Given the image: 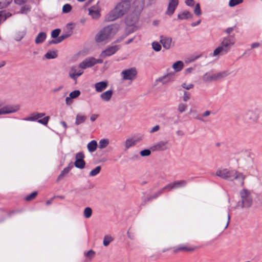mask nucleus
I'll use <instances>...</instances> for the list:
<instances>
[{
  "mask_svg": "<svg viewBox=\"0 0 262 262\" xmlns=\"http://www.w3.org/2000/svg\"><path fill=\"white\" fill-rule=\"evenodd\" d=\"M118 32V28L115 25H108L103 28L95 36V40L98 43H104L111 41Z\"/></svg>",
  "mask_w": 262,
  "mask_h": 262,
  "instance_id": "f257e3e1",
  "label": "nucleus"
},
{
  "mask_svg": "<svg viewBox=\"0 0 262 262\" xmlns=\"http://www.w3.org/2000/svg\"><path fill=\"white\" fill-rule=\"evenodd\" d=\"M129 9V2L128 1H122L118 3L115 8L107 14L105 18L109 21H114L126 14Z\"/></svg>",
  "mask_w": 262,
  "mask_h": 262,
  "instance_id": "f03ea898",
  "label": "nucleus"
},
{
  "mask_svg": "<svg viewBox=\"0 0 262 262\" xmlns=\"http://www.w3.org/2000/svg\"><path fill=\"white\" fill-rule=\"evenodd\" d=\"M235 42V38L233 36L224 37L221 45L214 50L212 56L218 57L221 54L227 53Z\"/></svg>",
  "mask_w": 262,
  "mask_h": 262,
  "instance_id": "7ed1b4c3",
  "label": "nucleus"
},
{
  "mask_svg": "<svg viewBox=\"0 0 262 262\" xmlns=\"http://www.w3.org/2000/svg\"><path fill=\"white\" fill-rule=\"evenodd\" d=\"M239 195L241 200L237 204L235 208H248L251 206L253 203V198L251 192L244 188L240 191Z\"/></svg>",
  "mask_w": 262,
  "mask_h": 262,
  "instance_id": "20e7f679",
  "label": "nucleus"
},
{
  "mask_svg": "<svg viewBox=\"0 0 262 262\" xmlns=\"http://www.w3.org/2000/svg\"><path fill=\"white\" fill-rule=\"evenodd\" d=\"M170 147L169 142L167 140L160 141L151 147L152 151H163L169 149Z\"/></svg>",
  "mask_w": 262,
  "mask_h": 262,
  "instance_id": "39448f33",
  "label": "nucleus"
},
{
  "mask_svg": "<svg viewBox=\"0 0 262 262\" xmlns=\"http://www.w3.org/2000/svg\"><path fill=\"white\" fill-rule=\"evenodd\" d=\"M101 7L97 3L88 9L89 15L94 19H98L101 16Z\"/></svg>",
  "mask_w": 262,
  "mask_h": 262,
  "instance_id": "423d86ee",
  "label": "nucleus"
},
{
  "mask_svg": "<svg viewBox=\"0 0 262 262\" xmlns=\"http://www.w3.org/2000/svg\"><path fill=\"white\" fill-rule=\"evenodd\" d=\"M102 62V59H96L94 57L86 58L81 63H80V67L81 69H85L92 67L97 63H101Z\"/></svg>",
  "mask_w": 262,
  "mask_h": 262,
  "instance_id": "0eeeda50",
  "label": "nucleus"
},
{
  "mask_svg": "<svg viewBox=\"0 0 262 262\" xmlns=\"http://www.w3.org/2000/svg\"><path fill=\"white\" fill-rule=\"evenodd\" d=\"M83 70L80 67V64L78 66H73L71 67L69 72V77L73 79L76 82L78 77L80 76L83 74Z\"/></svg>",
  "mask_w": 262,
  "mask_h": 262,
  "instance_id": "6e6552de",
  "label": "nucleus"
},
{
  "mask_svg": "<svg viewBox=\"0 0 262 262\" xmlns=\"http://www.w3.org/2000/svg\"><path fill=\"white\" fill-rule=\"evenodd\" d=\"M230 221V215L229 213L225 214L224 216L220 217L219 219L216 227L221 230H224L226 229L229 225Z\"/></svg>",
  "mask_w": 262,
  "mask_h": 262,
  "instance_id": "1a4fd4ad",
  "label": "nucleus"
},
{
  "mask_svg": "<svg viewBox=\"0 0 262 262\" xmlns=\"http://www.w3.org/2000/svg\"><path fill=\"white\" fill-rule=\"evenodd\" d=\"M246 176L242 172L233 169L230 181H236L241 186H243L245 183Z\"/></svg>",
  "mask_w": 262,
  "mask_h": 262,
  "instance_id": "9d476101",
  "label": "nucleus"
},
{
  "mask_svg": "<svg viewBox=\"0 0 262 262\" xmlns=\"http://www.w3.org/2000/svg\"><path fill=\"white\" fill-rule=\"evenodd\" d=\"M124 80H133L136 76L137 71L134 68L123 70L121 73Z\"/></svg>",
  "mask_w": 262,
  "mask_h": 262,
  "instance_id": "9b49d317",
  "label": "nucleus"
},
{
  "mask_svg": "<svg viewBox=\"0 0 262 262\" xmlns=\"http://www.w3.org/2000/svg\"><path fill=\"white\" fill-rule=\"evenodd\" d=\"M233 170L227 168H220L216 171V174L223 179L230 180Z\"/></svg>",
  "mask_w": 262,
  "mask_h": 262,
  "instance_id": "f8f14e48",
  "label": "nucleus"
},
{
  "mask_svg": "<svg viewBox=\"0 0 262 262\" xmlns=\"http://www.w3.org/2000/svg\"><path fill=\"white\" fill-rule=\"evenodd\" d=\"M84 158V155L82 152H78L75 156L76 160L74 162L75 166L79 169H83L85 165Z\"/></svg>",
  "mask_w": 262,
  "mask_h": 262,
  "instance_id": "ddd939ff",
  "label": "nucleus"
},
{
  "mask_svg": "<svg viewBox=\"0 0 262 262\" xmlns=\"http://www.w3.org/2000/svg\"><path fill=\"white\" fill-rule=\"evenodd\" d=\"M186 182L185 181H175L172 183L166 185L162 189V190H167L170 191L173 189L178 188L181 187L185 186Z\"/></svg>",
  "mask_w": 262,
  "mask_h": 262,
  "instance_id": "4468645a",
  "label": "nucleus"
},
{
  "mask_svg": "<svg viewBox=\"0 0 262 262\" xmlns=\"http://www.w3.org/2000/svg\"><path fill=\"white\" fill-rule=\"evenodd\" d=\"M19 110L18 105L6 106L0 108V115L15 113Z\"/></svg>",
  "mask_w": 262,
  "mask_h": 262,
  "instance_id": "2eb2a0df",
  "label": "nucleus"
},
{
  "mask_svg": "<svg viewBox=\"0 0 262 262\" xmlns=\"http://www.w3.org/2000/svg\"><path fill=\"white\" fill-rule=\"evenodd\" d=\"M119 49V47L117 46H114L107 48L106 50L102 51L100 54V56L102 58H105L107 56H111L116 53Z\"/></svg>",
  "mask_w": 262,
  "mask_h": 262,
  "instance_id": "dca6fc26",
  "label": "nucleus"
},
{
  "mask_svg": "<svg viewBox=\"0 0 262 262\" xmlns=\"http://www.w3.org/2000/svg\"><path fill=\"white\" fill-rule=\"evenodd\" d=\"M142 139V137L141 136L137 139L135 138H127L123 143V146L124 149L127 150L130 147L134 146L139 141Z\"/></svg>",
  "mask_w": 262,
  "mask_h": 262,
  "instance_id": "f3484780",
  "label": "nucleus"
},
{
  "mask_svg": "<svg viewBox=\"0 0 262 262\" xmlns=\"http://www.w3.org/2000/svg\"><path fill=\"white\" fill-rule=\"evenodd\" d=\"M179 4V0H169L166 14L168 15H171L175 11V10Z\"/></svg>",
  "mask_w": 262,
  "mask_h": 262,
  "instance_id": "a211bd4d",
  "label": "nucleus"
},
{
  "mask_svg": "<svg viewBox=\"0 0 262 262\" xmlns=\"http://www.w3.org/2000/svg\"><path fill=\"white\" fill-rule=\"evenodd\" d=\"M160 41L165 49H169L174 45L172 38L169 37L161 36Z\"/></svg>",
  "mask_w": 262,
  "mask_h": 262,
  "instance_id": "6ab92c4d",
  "label": "nucleus"
},
{
  "mask_svg": "<svg viewBox=\"0 0 262 262\" xmlns=\"http://www.w3.org/2000/svg\"><path fill=\"white\" fill-rule=\"evenodd\" d=\"M144 6V0H134L132 4V8L134 11L136 12H141Z\"/></svg>",
  "mask_w": 262,
  "mask_h": 262,
  "instance_id": "aec40b11",
  "label": "nucleus"
},
{
  "mask_svg": "<svg viewBox=\"0 0 262 262\" xmlns=\"http://www.w3.org/2000/svg\"><path fill=\"white\" fill-rule=\"evenodd\" d=\"M80 92L79 90H75L71 92L68 97L66 98V103L68 105H71L73 103L72 100L79 96Z\"/></svg>",
  "mask_w": 262,
  "mask_h": 262,
  "instance_id": "412c9836",
  "label": "nucleus"
},
{
  "mask_svg": "<svg viewBox=\"0 0 262 262\" xmlns=\"http://www.w3.org/2000/svg\"><path fill=\"white\" fill-rule=\"evenodd\" d=\"M26 34V29L24 28H17L14 33V39L16 41H20Z\"/></svg>",
  "mask_w": 262,
  "mask_h": 262,
  "instance_id": "4be33fe9",
  "label": "nucleus"
},
{
  "mask_svg": "<svg viewBox=\"0 0 262 262\" xmlns=\"http://www.w3.org/2000/svg\"><path fill=\"white\" fill-rule=\"evenodd\" d=\"M108 85V82L107 81H103L97 82L95 84L94 87L97 92H102L105 90Z\"/></svg>",
  "mask_w": 262,
  "mask_h": 262,
  "instance_id": "5701e85b",
  "label": "nucleus"
},
{
  "mask_svg": "<svg viewBox=\"0 0 262 262\" xmlns=\"http://www.w3.org/2000/svg\"><path fill=\"white\" fill-rule=\"evenodd\" d=\"M113 94L112 90H107L100 95V98L104 102H108L111 100Z\"/></svg>",
  "mask_w": 262,
  "mask_h": 262,
  "instance_id": "b1692460",
  "label": "nucleus"
},
{
  "mask_svg": "<svg viewBox=\"0 0 262 262\" xmlns=\"http://www.w3.org/2000/svg\"><path fill=\"white\" fill-rule=\"evenodd\" d=\"M202 79L204 82H206L217 81L216 74L212 73H207L205 74L202 77Z\"/></svg>",
  "mask_w": 262,
  "mask_h": 262,
  "instance_id": "393cba45",
  "label": "nucleus"
},
{
  "mask_svg": "<svg viewBox=\"0 0 262 262\" xmlns=\"http://www.w3.org/2000/svg\"><path fill=\"white\" fill-rule=\"evenodd\" d=\"M232 72L229 69H227L220 72L215 73L217 80L224 78L232 74Z\"/></svg>",
  "mask_w": 262,
  "mask_h": 262,
  "instance_id": "a878e982",
  "label": "nucleus"
},
{
  "mask_svg": "<svg viewBox=\"0 0 262 262\" xmlns=\"http://www.w3.org/2000/svg\"><path fill=\"white\" fill-rule=\"evenodd\" d=\"M195 249L194 247H187L186 246H178L174 248L173 251L176 253L184 251V252H192Z\"/></svg>",
  "mask_w": 262,
  "mask_h": 262,
  "instance_id": "bb28decb",
  "label": "nucleus"
},
{
  "mask_svg": "<svg viewBox=\"0 0 262 262\" xmlns=\"http://www.w3.org/2000/svg\"><path fill=\"white\" fill-rule=\"evenodd\" d=\"M45 116L44 113H34L31 114L29 117L24 119L25 121H35Z\"/></svg>",
  "mask_w": 262,
  "mask_h": 262,
  "instance_id": "cd10ccee",
  "label": "nucleus"
},
{
  "mask_svg": "<svg viewBox=\"0 0 262 262\" xmlns=\"http://www.w3.org/2000/svg\"><path fill=\"white\" fill-rule=\"evenodd\" d=\"M193 15L188 11H184L178 15V17L180 19H186L192 18Z\"/></svg>",
  "mask_w": 262,
  "mask_h": 262,
  "instance_id": "c85d7f7f",
  "label": "nucleus"
},
{
  "mask_svg": "<svg viewBox=\"0 0 262 262\" xmlns=\"http://www.w3.org/2000/svg\"><path fill=\"white\" fill-rule=\"evenodd\" d=\"M47 38L46 33L45 32H40L36 36L35 42L36 44H40L43 42Z\"/></svg>",
  "mask_w": 262,
  "mask_h": 262,
  "instance_id": "c756f323",
  "label": "nucleus"
},
{
  "mask_svg": "<svg viewBox=\"0 0 262 262\" xmlns=\"http://www.w3.org/2000/svg\"><path fill=\"white\" fill-rule=\"evenodd\" d=\"M247 115L249 118L254 122L256 121L259 118V115L256 111H249Z\"/></svg>",
  "mask_w": 262,
  "mask_h": 262,
  "instance_id": "7c9ffc66",
  "label": "nucleus"
},
{
  "mask_svg": "<svg viewBox=\"0 0 262 262\" xmlns=\"http://www.w3.org/2000/svg\"><path fill=\"white\" fill-rule=\"evenodd\" d=\"M97 146V143L95 140H92L88 144L87 147L90 152H94L96 150Z\"/></svg>",
  "mask_w": 262,
  "mask_h": 262,
  "instance_id": "2f4dec72",
  "label": "nucleus"
},
{
  "mask_svg": "<svg viewBox=\"0 0 262 262\" xmlns=\"http://www.w3.org/2000/svg\"><path fill=\"white\" fill-rule=\"evenodd\" d=\"M184 67V63L181 61H177L172 65V68L176 72L180 71Z\"/></svg>",
  "mask_w": 262,
  "mask_h": 262,
  "instance_id": "473e14b6",
  "label": "nucleus"
},
{
  "mask_svg": "<svg viewBox=\"0 0 262 262\" xmlns=\"http://www.w3.org/2000/svg\"><path fill=\"white\" fill-rule=\"evenodd\" d=\"M110 143V141L107 139H102L99 142V148L103 149L106 147Z\"/></svg>",
  "mask_w": 262,
  "mask_h": 262,
  "instance_id": "72a5a7b5",
  "label": "nucleus"
},
{
  "mask_svg": "<svg viewBox=\"0 0 262 262\" xmlns=\"http://www.w3.org/2000/svg\"><path fill=\"white\" fill-rule=\"evenodd\" d=\"M95 252L93 250H90L87 252L84 253V256L86 257L87 261L91 260L95 256Z\"/></svg>",
  "mask_w": 262,
  "mask_h": 262,
  "instance_id": "f704fd0d",
  "label": "nucleus"
},
{
  "mask_svg": "<svg viewBox=\"0 0 262 262\" xmlns=\"http://www.w3.org/2000/svg\"><path fill=\"white\" fill-rule=\"evenodd\" d=\"M86 120V116L83 115L77 114L76 117L75 123L79 125L83 123Z\"/></svg>",
  "mask_w": 262,
  "mask_h": 262,
  "instance_id": "c9c22d12",
  "label": "nucleus"
},
{
  "mask_svg": "<svg viewBox=\"0 0 262 262\" xmlns=\"http://www.w3.org/2000/svg\"><path fill=\"white\" fill-rule=\"evenodd\" d=\"M45 57L48 59H54L57 57V52L55 51H49L45 55Z\"/></svg>",
  "mask_w": 262,
  "mask_h": 262,
  "instance_id": "e433bc0d",
  "label": "nucleus"
},
{
  "mask_svg": "<svg viewBox=\"0 0 262 262\" xmlns=\"http://www.w3.org/2000/svg\"><path fill=\"white\" fill-rule=\"evenodd\" d=\"M187 109V105L183 103H180L178 105V111L180 113L185 112Z\"/></svg>",
  "mask_w": 262,
  "mask_h": 262,
  "instance_id": "4c0bfd02",
  "label": "nucleus"
},
{
  "mask_svg": "<svg viewBox=\"0 0 262 262\" xmlns=\"http://www.w3.org/2000/svg\"><path fill=\"white\" fill-rule=\"evenodd\" d=\"M181 86L185 90H189L193 88L194 85L191 82L185 81L182 83Z\"/></svg>",
  "mask_w": 262,
  "mask_h": 262,
  "instance_id": "58836bf2",
  "label": "nucleus"
},
{
  "mask_svg": "<svg viewBox=\"0 0 262 262\" xmlns=\"http://www.w3.org/2000/svg\"><path fill=\"white\" fill-rule=\"evenodd\" d=\"M113 241V238L110 235H105L104 237L103 244L104 246H107L111 242Z\"/></svg>",
  "mask_w": 262,
  "mask_h": 262,
  "instance_id": "ea45409f",
  "label": "nucleus"
},
{
  "mask_svg": "<svg viewBox=\"0 0 262 262\" xmlns=\"http://www.w3.org/2000/svg\"><path fill=\"white\" fill-rule=\"evenodd\" d=\"M92 214V210L90 207H86L83 211V214L85 218H90Z\"/></svg>",
  "mask_w": 262,
  "mask_h": 262,
  "instance_id": "a19ab883",
  "label": "nucleus"
},
{
  "mask_svg": "<svg viewBox=\"0 0 262 262\" xmlns=\"http://www.w3.org/2000/svg\"><path fill=\"white\" fill-rule=\"evenodd\" d=\"M101 170V166H98L95 167L94 169H92L90 172V176L91 177H94L96 175H97Z\"/></svg>",
  "mask_w": 262,
  "mask_h": 262,
  "instance_id": "79ce46f5",
  "label": "nucleus"
},
{
  "mask_svg": "<svg viewBox=\"0 0 262 262\" xmlns=\"http://www.w3.org/2000/svg\"><path fill=\"white\" fill-rule=\"evenodd\" d=\"M193 11L194 13L196 16H201L202 15V11L199 3H197L196 4H195Z\"/></svg>",
  "mask_w": 262,
  "mask_h": 262,
  "instance_id": "37998d69",
  "label": "nucleus"
},
{
  "mask_svg": "<svg viewBox=\"0 0 262 262\" xmlns=\"http://www.w3.org/2000/svg\"><path fill=\"white\" fill-rule=\"evenodd\" d=\"M242 3L243 0H230L229 2V6L230 7H233Z\"/></svg>",
  "mask_w": 262,
  "mask_h": 262,
  "instance_id": "c03bdc74",
  "label": "nucleus"
},
{
  "mask_svg": "<svg viewBox=\"0 0 262 262\" xmlns=\"http://www.w3.org/2000/svg\"><path fill=\"white\" fill-rule=\"evenodd\" d=\"M72 9V6L70 4H65L62 7V12L63 13H67L71 11Z\"/></svg>",
  "mask_w": 262,
  "mask_h": 262,
  "instance_id": "a18cd8bd",
  "label": "nucleus"
},
{
  "mask_svg": "<svg viewBox=\"0 0 262 262\" xmlns=\"http://www.w3.org/2000/svg\"><path fill=\"white\" fill-rule=\"evenodd\" d=\"M152 49L157 52L160 51L161 49V46L158 42H154L152 43Z\"/></svg>",
  "mask_w": 262,
  "mask_h": 262,
  "instance_id": "49530a36",
  "label": "nucleus"
},
{
  "mask_svg": "<svg viewBox=\"0 0 262 262\" xmlns=\"http://www.w3.org/2000/svg\"><path fill=\"white\" fill-rule=\"evenodd\" d=\"M12 0H3L0 2V7L2 8L6 7L9 5Z\"/></svg>",
  "mask_w": 262,
  "mask_h": 262,
  "instance_id": "de8ad7c7",
  "label": "nucleus"
},
{
  "mask_svg": "<svg viewBox=\"0 0 262 262\" xmlns=\"http://www.w3.org/2000/svg\"><path fill=\"white\" fill-rule=\"evenodd\" d=\"M60 32V30L59 29L54 30L51 33V36L53 38H55L58 36Z\"/></svg>",
  "mask_w": 262,
  "mask_h": 262,
  "instance_id": "09e8293b",
  "label": "nucleus"
},
{
  "mask_svg": "<svg viewBox=\"0 0 262 262\" xmlns=\"http://www.w3.org/2000/svg\"><path fill=\"white\" fill-rule=\"evenodd\" d=\"M49 119L50 117L49 116H47L44 117L43 119L38 120V122L46 125L48 124Z\"/></svg>",
  "mask_w": 262,
  "mask_h": 262,
  "instance_id": "8fccbe9b",
  "label": "nucleus"
},
{
  "mask_svg": "<svg viewBox=\"0 0 262 262\" xmlns=\"http://www.w3.org/2000/svg\"><path fill=\"white\" fill-rule=\"evenodd\" d=\"M189 99L190 94L187 92L184 91L182 97L183 101L184 102H187L189 100Z\"/></svg>",
  "mask_w": 262,
  "mask_h": 262,
  "instance_id": "3c124183",
  "label": "nucleus"
},
{
  "mask_svg": "<svg viewBox=\"0 0 262 262\" xmlns=\"http://www.w3.org/2000/svg\"><path fill=\"white\" fill-rule=\"evenodd\" d=\"M70 171L69 168H66L61 171L60 175L58 176V179H60L62 178L66 174H67Z\"/></svg>",
  "mask_w": 262,
  "mask_h": 262,
  "instance_id": "603ef678",
  "label": "nucleus"
},
{
  "mask_svg": "<svg viewBox=\"0 0 262 262\" xmlns=\"http://www.w3.org/2000/svg\"><path fill=\"white\" fill-rule=\"evenodd\" d=\"M37 192H33L32 193H31L30 195H28L26 197V200L28 201H31L33 199H34L37 195Z\"/></svg>",
  "mask_w": 262,
  "mask_h": 262,
  "instance_id": "864d4df0",
  "label": "nucleus"
},
{
  "mask_svg": "<svg viewBox=\"0 0 262 262\" xmlns=\"http://www.w3.org/2000/svg\"><path fill=\"white\" fill-rule=\"evenodd\" d=\"M150 154L151 151L149 149H144L140 151V155L142 157L148 156Z\"/></svg>",
  "mask_w": 262,
  "mask_h": 262,
  "instance_id": "5fc2aeb1",
  "label": "nucleus"
},
{
  "mask_svg": "<svg viewBox=\"0 0 262 262\" xmlns=\"http://www.w3.org/2000/svg\"><path fill=\"white\" fill-rule=\"evenodd\" d=\"M160 129V126L159 125H156L152 127L151 128L150 130H149V133L150 134H153L155 132H158Z\"/></svg>",
  "mask_w": 262,
  "mask_h": 262,
  "instance_id": "6e6d98bb",
  "label": "nucleus"
},
{
  "mask_svg": "<svg viewBox=\"0 0 262 262\" xmlns=\"http://www.w3.org/2000/svg\"><path fill=\"white\" fill-rule=\"evenodd\" d=\"M64 39H66V38L64 37V35L62 34L61 36H60L57 39H56L55 41H53V42L54 43H58L61 42Z\"/></svg>",
  "mask_w": 262,
  "mask_h": 262,
  "instance_id": "4d7b16f0",
  "label": "nucleus"
},
{
  "mask_svg": "<svg viewBox=\"0 0 262 262\" xmlns=\"http://www.w3.org/2000/svg\"><path fill=\"white\" fill-rule=\"evenodd\" d=\"M185 4L188 6H193L194 4V0H186Z\"/></svg>",
  "mask_w": 262,
  "mask_h": 262,
  "instance_id": "13d9d810",
  "label": "nucleus"
},
{
  "mask_svg": "<svg viewBox=\"0 0 262 262\" xmlns=\"http://www.w3.org/2000/svg\"><path fill=\"white\" fill-rule=\"evenodd\" d=\"M98 116H99V115L97 114H92L90 116V120L92 122H94L97 119V118L98 117Z\"/></svg>",
  "mask_w": 262,
  "mask_h": 262,
  "instance_id": "bf43d9fd",
  "label": "nucleus"
},
{
  "mask_svg": "<svg viewBox=\"0 0 262 262\" xmlns=\"http://www.w3.org/2000/svg\"><path fill=\"white\" fill-rule=\"evenodd\" d=\"M234 30V28L233 27H229L227 29H226L225 30V32L228 34H231Z\"/></svg>",
  "mask_w": 262,
  "mask_h": 262,
  "instance_id": "052dcab7",
  "label": "nucleus"
},
{
  "mask_svg": "<svg viewBox=\"0 0 262 262\" xmlns=\"http://www.w3.org/2000/svg\"><path fill=\"white\" fill-rule=\"evenodd\" d=\"M72 34V31L71 29H70L68 32L64 33V34H63V35H64V37L66 38L69 37V36H70Z\"/></svg>",
  "mask_w": 262,
  "mask_h": 262,
  "instance_id": "680f3d73",
  "label": "nucleus"
},
{
  "mask_svg": "<svg viewBox=\"0 0 262 262\" xmlns=\"http://www.w3.org/2000/svg\"><path fill=\"white\" fill-rule=\"evenodd\" d=\"M259 46H260V43L258 42H254L251 46L252 49L257 48Z\"/></svg>",
  "mask_w": 262,
  "mask_h": 262,
  "instance_id": "e2e57ef3",
  "label": "nucleus"
},
{
  "mask_svg": "<svg viewBox=\"0 0 262 262\" xmlns=\"http://www.w3.org/2000/svg\"><path fill=\"white\" fill-rule=\"evenodd\" d=\"M6 19V17H5L3 15V13L2 11H0V24L2 21H4Z\"/></svg>",
  "mask_w": 262,
  "mask_h": 262,
  "instance_id": "0e129e2a",
  "label": "nucleus"
},
{
  "mask_svg": "<svg viewBox=\"0 0 262 262\" xmlns=\"http://www.w3.org/2000/svg\"><path fill=\"white\" fill-rule=\"evenodd\" d=\"M26 1V0H14L15 3L19 5L24 4Z\"/></svg>",
  "mask_w": 262,
  "mask_h": 262,
  "instance_id": "69168bd1",
  "label": "nucleus"
},
{
  "mask_svg": "<svg viewBox=\"0 0 262 262\" xmlns=\"http://www.w3.org/2000/svg\"><path fill=\"white\" fill-rule=\"evenodd\" d=\"M210 114V112L208 111H205L203 114V116L206 117Z\"/></svg>",
  "mask_w": 262,
  "mask_h": 262,
  "instance_id": "338daca9",
  "label": "nucleus"
},
{
  "mask_svg": "<svg viewBox=\"0 0 262 262\" xmlns=\"http://www.w3.org/2000/svg\"><path fill=\"white\" fill-rule=\"evenodd\" d=\"M62 89V86H59V88H56V89H54L53 91L55 93V92H57V91L61 90Z\"/></svg>",
  "mask_w": 262,
  "mask_h": 262,
  "instance_id": "774afa93",
  "label": "nucleus"
}]
</instances>
